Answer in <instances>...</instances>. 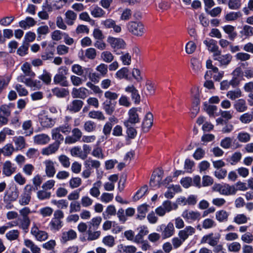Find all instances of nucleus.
Wrapping results in <instances>:
<instances>
[{
    "mask_svg": "<svg viewBox=\"0 0 253 253\" xmlns=\"http://www.w3.org/2000/svg\"><path fill=\"white\" fill-rule=\"evenodd\" d=\"M127 31L133 36L142 37L146 32L144 25L140 21H130L126 24Z\"/></svg>",
    "mask_w": 253,
    "mask_h": 253,
    "instance_id": "obj_1",
    "label": "nucleus"
},
{
    "mask_svg": "<svg viewBox=\"0 0 253 253\" xmlns=\"http://www.w3.org/2000/svg\"><path fill=\"white\" fill-rule=\"evenodd\" d=\"M64 217V213L60 210H56L53 213V217L49 223L50 229L54 232L59 231L63 226L61 219Z\"/></svg>",
    "mask_w": 253,
    "mask_h": 253,
    "instance_id": "obj_2",
    "label": "nucleus"
},
{
    "mask_svg": "<svg viewBox=\"0 0 253 253\" xmlns=\"http://www.w3.org/2000/svg\"><path fill=\"white\" fill-rule=\"evenodd\" d=\"M68 73V69L65 66L60 67L58 69L57 73L53 78V82L55 84H59L61 86L67 87L69 82L67 80L66 75Z\"/></svg>",
    "mask_w": 253,
    "mask_h": 253,
    "instance_id": "obj_3",
    "label": "nucleus"
},
{
    "mask_svg": "<svg viewBox=\"0 0 253 253\" xmlns=\"http://www.w3.org/2000/svg\"><path fill=\"white\" fill-rule=\"evenodd\" d=\"M221 235L219 233H210L204 235L200 241L201 244H208L211 247L216 246L219 242Z\"/></svg>",
    "mask_w": 253,
    "mask_h": 253,
    "instance_id": "obj_4",
    "label": "nucleus"
},
{
    "mask_svg": "<svg viewBox=\"0 0 253 253\" xmlns=\"http://www.w3.org/2000/svg\"><path fill=\"white\" fill-rule=\"evenodd\" d=\"M158 228L157 231L161 232L162 237L163 239L170 238L174 234V227L171 222H169L167 225L161 224Z\"/></svg>",
    "mask_w": 253,
    "mask_h": 253,
    "instance_id": "obj_5",
    "label": "nucleus"
},
{
    "mask_svg": "<svg viewBox=\"0 0 253 253\" xmlns=\"http://www.w3.org/2000/svg\"><path fill=\"white\" fill-rule=\"evenodd\" d=\"M181 216L188 222L199 220L201 218V213L199 211L190 210H184Z\"/></svg>",
    "mask_w": 253,
    "mask_h": 253,
    "instance_id": "obj_6",
    "label": "nucleus"
},
{
    "mask_svg": "<svg viewBox=\"0 0 253 253\" xmlns=\"http://www.w3.org/2000/svg\"><path fill=\"white\" fill-rule=\"evenodd\" d=\"M32 189V186L30 185L25 186L24 192L21 194L19 200V203L20 205L26 206L29 204L31 198V192Z\"/></svg>",
    "mask_w": 253,
    "mask_h": 253,
    "instance_id": "obj_7",
    "label": "nucleus"
},
{
    "mask_svg": "<svg viewBox=\"0 0 253 253\" xmlns=\"http://www.w3.org/2000/svg\"><path fill=\"white\" fill-rule=\"evenodd\" d=\"M107 42L114 50L124 49L125 48L126 45L123 39L114 38L110 36L108 37Z\"/></svg>",
    "mask_w": 253,
    "mask_h": 253,
    "instance_id": "obj_8",
    "label": "nucleus"
},
{
    "mask_svg": "<svg viewBox=\"0 0 253 253\" xmlns=\"http://www.w3.org/2000/svg\"><path fill=\"white\" fill-rule=\"evenodd\" d=\"M128 118L124 122L125 126H128V125L135 124L140 122L139 115L137 113V109L132 108L128 112Z\"/></svg>",
    "mask_w": 253,
    "mask_h": 253,
    "instance_id": "obj_9",
    "label": "nucleus"
},
{
    "mask_svg": "<svg viewBox=\"0 0 253 253\" xmlns=\"http://www.w3.org/2000/svg\"><path fill=\"white\" fill-rule=\"evenodd\" d=\"M72 136H68L65 138L66 144H73L79 141L82 137L83 133L78 128H74L72 130Z\"/></svg>",
    "mask_w": 253,
    "mask_h": 253,
    "instance_id": "obj_10",
    "label": "nucleus"
},
{
    "mask_svg": "<svg viewBox=\"0 0 253 253\" xmlns=\"http://www.w3.org/2000/svg\"><path fill=\"white\" fill-rule=\"evenodd\" d=\"M213 57L214 60L218 61L219 62L221 66H227L230 63L232 58L231 55L230 54L221 55V51L215 54Z\"/></svg>",
    "mask_w": 253,
    "mask_h": 253,
    "instance_id": "obj_11",
    "label": "nucleus"
},
{
    "mask_svg": "<svg viewBox=\"0 0 253 253\" xmlns=\"http://www.w3.org/2000/svg\"><path fill=\"white\" fill-rule=\"evenodd\" d=\"M31 233L40 241H45L48 238V235L46 232L40 230L35 225L32 227Z\"/></svg>",
    "mask_w": 253,
    "mask_h": 253,
    "instance_id": "obj_12",
    "label": "nucleus"
},
{
    "mask_svg": "<svg viewBox=\"0 0 253 253\" xmlns=\"http://www.w3.org/2000/svg\"><path fill=\"white\" fill-rule=\"evenodd\" d=\"M153 116L152 113L148 112L145 115L142 123V129L144 132L148 131L153 125Z\"/></svg>",
    "mask_w": 253,
    "mask_h": 253,
    "instance_id": "obj_13",
    "label": "nucleus"
},
{
    "mask_svg": "<svg viewBox=\"0 0 253 253\" xmlns=\"http://www.w3.org/2000/svg\"><path fill=\"white\" fill-rule=\"evenodd\" d=\"M195 229L191 226H187L183 230H180L178 233L179 237L185 241L190 236L195 233Z\"/></svg>",
    "mask_w": 253,
    "mask_h": 253,
    "instance_id": "obj_14",
    "label": "nucleus"
},
{
    "mask_svg": "<svg viewBox=\"0 0 253 253\" xmlns=\"http://www.w3.org/2000/svg\"><path fill=\"white\" fill-rule=\"evenodd\" d=\"M88 90L84 87L79 88H73L71 92V95L73 98L84 99L88 96Z\"/></svg>",
    "mask_w": 253,
    "mask_h": 253,
    "instance_id": "obj_15",
    "label": "nucleus"
},
{
    "mask_svg": "<svg viewBox=\"0 0 253 253\" xmlns=\"http://www.w3.org/2000/svg\"><path fill=\"white\" fill-rule=\"evenodd\" d=\"M60 144V142L55 141L47 147L43 148L42 150V154L43 155L48 156L55 153L58 150Z\"/></svg>",
    "mask_w": 253,
    "mask_h": 253,
    "instance_id": "obj_16",
    "label": "nucleus"
},
{
    "mask_svg": "<svg viewBox=\"0 0 253 253\" xmlns=\"http://www.w3.org/2000/svg\"><path fill=\"white\" fill-rule=\"evenodd\" d=\"M43 164L45 166V171L48 177H52L54 175L56 170L54 162L50 160H45Z\"/></svg>",
    "mask_w": 253,
    "mask_h": 253,
    "instance_id": "obj_17",
    "label": "nucleus"
},
{
    "mask_svg": "<svg viewBox=\"0 0 253 253\" xmlns=\"http://www.w3.org/2000/svg\"><path fill=\"white\" fill-rule=\"evenodd\" d=\"M77 238V233L73 229H69L62 232L61 242L62 243H66L69 241L73 240Z\"/></svg>",
    "mask_w": 253,
    "mask_h": 253,
    "instance_id": "obj_18",
    "label": "nucleus"
},
{
    "mask_svg": "<svg viewBox=\"0 0 253 253\" xmlns=\"http://www.w3.org/2000/svg\"><path fill=\"white\" fill-rule=\"evenodd\" d=\"M13 223H15V226H18L20 228L27 231L30 225L31 220L30 218L20 217Z\"/></svg>",
    "mask_w": 253,
    "mask_h": 253,
    "instance_id": "obj_19",
    "label": "nucleus"
},
{
    "mask_svg": "<svg viewBox=\"0 0 253 253\" xmlns=\"http://www.w3.org/2000/svg\"><path fill=\"white\" fill-rule=\"evenodd\" d=\"M204 43L207 46L208 50L213 53V56L220 51L218 49V46L217 45L216 42L213 39L205 40L204 41Z\"/></svg>",
    "mask_w": 253,
    "mask_h": 253,
    "instance_id": "obj_20",
    "label": "nucleus"
},
{
    "mask_svg": "<svg viewBox=\"0 0 253 253\" xmlns=\"http://www.w3.org/2000/svg\"><path fill=\"white\" fill-rule=\"evenodd\" d=\"M137 229L139 231L138 233L135 236L133 241L136 243L139 244L140 242L143 241V237L149 233V231L148 228L145 226H141Z\"/></svg>",
    "mask_w": 253,
    "mask_h": 253,
    "instance_id": "obj_21",
    "label": "nucleus"
},
{
    "mask_svg": "<svg viewBox=\"0 0 253 253\" xmlns=\"http://www.w3.org/2000/svg\"><path fill=\"white\" fill-rule=\"evenodd\" d=\"M101 180H97L93 184L92 187L89 190L90 195L94 198H98L100 195V188L102 186Z\"/></svg>",
    "mask_w": 253,
    "mask_h": 253,
    "instance_id": "obj_22",
    "label": "nucleus"
},
{
    "mask_svg": "<svg viewBox=\"0 0 253 253\" xmlns=\"http://www.w3.org/2000/svg\"><path fill=\"white\" fill-rule=\"evenodd\" d=\"M237 192V189L235 186L230 185L227 184H222L221 195L229 196L234 195Z\"/></svg>",
    "mask_w": 253,
    "mask_h": 253,
    "instance_id": "obj_23",
    "label": "nucleus"
},
{
    "mask_svg": "<svg viewBox=\"0 0 253 253\" xmlns=\"http://www.w3.org/2000/svg\"><path fill=\"white\" fill-rule=\"evenodd\" d=\"M83 104V102L81 100H74L68 105L67 108L71 112H78L82 108Z\"/></svg>",
    "mask_w": 253,
    "mask_h": 253,
    "instance_id": "obj_24",
    "label": "nucleus"
},
{
    "mask_svg": "<svg viewBox=\"0 0 253 253\" xmlns=\"http://www.w3.org/2000/svg\"><path fill=\"white\" fill-rule=\"evenodd\" d=\"M50 141V137L45 134L37 135L34 137L35 143L39 145H44L48 143Z\"/></svg>",
    "mask_w": 253,
    "mask_h": 253,
    "instance_id": "obj_25",
    "label": "nucleus"
},
{
    "mask_svg": "<svg viewBox=\"0 0 253 253\" xmlns=\"http://www.w3.org/2000/svg\"><path fill=\"white\" fill-rule=\"evenodd\" d=\"M15 170L16 168L14 167L13 165L10 161H7L4 163L2 172L6 176H10L15 171Z\"/></svg>",
    "mask_w": 253,
    "mask_h": 253,
    "instance_id": "obj_26",
    "label": "nucleus"
},
{
    "mask_svg": "<svg viewBox=\"0 0 253 253\" xmlns=\"http://www.w3.org/2000/svg\"><path fill=\"white\" fill-rule=\"evenodd\" d=\"M224 32L228 35V38L231 40H234L237 37V34L235 31V28L230 25L224 26L222 27Z\"/></svg>",
    "mask_w": 253,
    "mask_h": 253,
    "instance_id": "obj_27",
    "label": "nucleus"
},
{
    "mask_svg": "<svg viewBox=\"0 0 253 253\" xmlns=\"http://www.w3.org/2000/svg\"><path fill=\"white\" fill-rule=\"evenodd\" d=\"M229 213L224 210H221L215 212V219L219 222H226L228 220Z\"/></svg>",
    "mask_w": 253,
    "mask_h": 253,
    "instance_id": "obj_28",
    "label": "nucleus"
},
{
    "mask_svg": "<svg viewBox=\"0 0 253 253\" xmlns=\"http://www.w3.org/2000/svg\"><path fill=\"white\" fill-rule=\"evenodd\" d=\"M65 21L67 25L71 26L77 18V14L71 10H67L65 14Z\"/></svg>",
    "mask_w": 253,
    "mask_h": 253,
    "instance_id": "obj_29",
    "label": "nucleus"
},
{
    "mask_svg": "<svg viewBox=\"0 0 253 253\" xmlns=\"http://www.w3.org/2000/svg\"><path fill=\"white\" fill-rule=\"evenodd\" d=\"M162 172L161 171L160 174H158L157 175L154 174H152L150 181V185L151 186L153 187H159L161 185L162 183L161 182V181L162 180Z\"/></svg>",
    "mask_w": 253,
    "mask_h": 253,
    "instance_id": "obj_30",
    "label": "nucleus"
},
{
    "mask_svg": "<svg viewBox=\"0 0 253 253\" xmlns=\"http://www.w3.org/2000/svg\"><path fill=\"white\" fill-rule=\"evenodd\" d=\"M234 107L239 112H245L247 109L246 101L243 99L237 100L234 104Z\"/></svg>",
    "mask_w": 253,
    "mask_h": 253,
    "instance_id": "obj_31",
    "label": "nucleus"
},
{
    "mask_svg": "<svg viewBox=\"0 0 253 253\" xmlns=\"http://www.w3.org/2000/svg\"><path fill=\"white\" fill-rule=\"evenodd\" d=\"M88 70V68H84L78 64L73 65L71 67L72 72L79 76H83L84 73L87 72Z\"/></svg>",
    "mask_w": 253,
    "mask_h": 253,
    "instance_id": "obj_32",
    "label": "nucleus"
},
{
    "mask_svg": "<svg viewBox=\"0 0 253 253\" xmlns=\"http://www.w3.org/2000/svg\"><path fill=\"white\" fill-rule=\"evenodd\" d=\"M84 165L86 168L98 169L100 167L101 164L99 161L89 158L84 161Z\"/></svg>",
    "mask_w": 253,
    "mask_h": 253,
    "instance_id": "obj_33",
    "label": "nucleus"
},
{
    "mask_svg": "<svg viewBox=\"0 0 253 253\" xmlns=\"http://www.w3.org/2000/svg\"><path fill=\"white\" fill-rule=\"evenodd\" d=\"M19 196V192L17 189H14L10 193L6 192L4 197V202H13L16 200Z\"/></svg>",
    "mask_w": 253,
    "mask_h": 253,
    "instance_id": "obj_34",
    "label": "nucleus"
},
{
    "mask_svg": "<svg viewBox=\"0 0 253 253\" xmlns=\"http://www.w3.org/2000/svg\"><path fill=\"white\" fill-rule=\"evenodd\" d=\"M115 104L111 100H106L103 103V108L108 115H111L115 110Z\"/></svg>",
    "mask_w": 253,
    "mask_h": 253,
    "instance_id": "obj_35",
    "label": "nucleus"
},
{
    "mask_svg": "<svg viewBox=\"0 0 253 253\" xmlns=\"http://www.w3.org/2000/svg\"><path fill=\"white\" fill-rule=\"evenodd\" d=\"M24 245L29 248L32 253H41V249L31 240L26 239L24 240Z\"/></svg>",
    "mask_w": 253,
    "mask_h": 253,
    "instance_id": "obj_36",
    "label": "nucleus"
},
{
    "mask_svg": "<svg viewBox=\"0 0 253 253\" xmlns=\"http://www.w3.org/2000/svg\"><path fill=\"white\" fill-rule=\"evenodd\" d=\"M36 23V21L33 18L28 17L25 20H22L19 22V26L20 27L26 29L27 28L34 26Z\"/></svg>",
    "mask_w": 253,
    "mask_h": 253,
    "instance_id": "obj_37",
    "label": "nucleus"
},
{
    "mask_svg": "<svg viewBox=\"0 0 253 253\" xmlns=\"http://www.w3.org/2000/svg\"><path fill=\"white\" fill-rule=\"evenodd\" d=\"M242 157V155L241 152H236L227 159V161L231 165L234 166L240 161Z\"/></svg>",
    "mask_w": 253,
    "mask_h": 253,
    "instance_id": "obj_38",
    "label": "nucleus"
},
{
    "mask_svg": "<svg viewBox=\"0 0 253 253\" xmlns=\"http://www.w3.org/2000/svg\"><path fill=\"white\" fill-rule=\"evenodd\" d=\"M52 92L53 95L60 98L65 97L69 94V91L67 89L57 87L53 88Z\"/></svg>",
    "mask_w": 253,
    "mask_h": 253,
    "instance_id": "obj_39",
    "label": "nucleus"
},
{
    "mask_svg": "<svg viewBox=\"0 0 253 253\" xmlns=\"http://www.w3.org/2000/svg\"><path fill=\"white\" fill-rule=\"evenodd\" d=\"M91 15L94 18H101L104 17L105 12L98 6H95L90 10Z\"/></svg>",
    "mask_w": 253,
    "mask_h": 253,
    "instance_id": "obj_40",
    "label": "nucleus"
},
{
    "mask_svg": "<svg viewBox=\"0 0 253 253\" xmlns=\"http://www.w3.org/2000/svg\"><path fill=\"white\" fill-rule=\"evenodd\" d=\"M21 70L25 76L33 78L36 75L35 73L31 69L30 64L28 62H25L22 65Z\"/></svg>",
    "mask_w": 253,
    "mask_h": 253,
    "instance_id": "obj_41",
    "label": "nucleus"
},
{
    "mask_svg": "<svg viewBox=\"0 0 253 253\" xmlns=\"http://www.w3.org/2000/svg\"><path fill=\"white\" fill-rule=\"evenodd\" d=\"M13 141L17 150L22 149L25 147V140L23 136H20L13 137Z\"/></svg>",
    "mask_w": 253,
    "mask_h": 253,
    "instance_id": "obj_42",
    "label": "nucleus"
},
{
    "mask_svg": "<svg viewBox=\"0 0 253 253\" xmlns=\"http://www.w3.org/2000/svg\"><path fill=\"white\" fill-rule=\"evenodd\" d=\"M212 73L211 71H207L205 75L204 78L206 81L204 84L205 87L208 89L214 88V84L213 82L210 80Z\"/></svg>",
    "mask_w": 253,
    "mask_h": 253,
    "instance_id": "obj_43",
    "label": "nucleus"
},
{
    "mask_svg": "<svg viewBox=\"0 0 253 253\" xmlns=\"http://www.w3.org/2000/svg\"><path fill=\"white\" fill-rule=\"evenodd\" d=\"M108 67L107 65L104 63H100L96 66L95 70L101 77H104L107 75L108 72Z\"/></svg>",
    "mask_w": 253,
    "mask_h": 253,
    "instance_id": "obj_44",
    "label": "nucleus"
},
{
    "mask_svg": "<svg viewBox=\"0 0 253 253\" xmlns=\"http://www.w3.org/2000/svg\"><path fill=\"white\" fill-rule=\"evenodd\" d=\"M52 119L48 118L47 116H42L40 118V123L43 127H52L54 124V121Z\"/></svg>",
    "mask_w": 253,
    "mask_h": 253,
    "instance_id": "obj_45",
    "label": "nucleus"
},
{
    "mask_svg": "<svg viewBox=\"0 0 253 253\" xmlns=\"http://www.w3.org/2000/svg\"><path fill=\"white\" fill-rule=\"evenodd\" d=\"M162 206L164 207V209L167 212H169L172 210H175L178 208V206L176 203H172L169 200L164 201Z\"/></svg>",
    "mask_w": 253,
    "mask_h": 253,
    "instance_id": "obj_46",
    "label": "nucleus"
},
{
    "mask_svg": "<svg viewBox=\"0 0 253 253\" xmlns=\"http://www.w3.org/2000/svg\"><path fill=\"white\" fill-rule=\"evenodd\" d=\"M83 127L86 132H92L96 129V125L92 121H87L84 123Z\"/></svg>",
    "mask_w": 253,
    "mask_h": 253,
    "instance_id": "obj_47",
    "label": "nucleus"
},
{
    "mask_svg": "<svg viewBox=\"0 0 253 253\" xmlns=\"http://www.w3.org/2000/svg\"><path fill=\"white\" fill-rule=\"evenodd\" d=\"M19 235L20 232L18 230L13 229L7 232L5 237L8 240L12 241L17 240Z\"/></svg>",
    "mask_w": 253,
    "mask_h": 253,
    "instance_id": "obj_48",
    "label": "nucleus"
},
{
    "mask_svg": "<svg viewBox=\"0 0 253 253\" xmlns=\"http://www.w3.org/2000/svg\"><path fill=\"white\" fill-rule=\"evenodd\" d=\"M199 104V99L196 98L192 103V108L191 109V114L192 118H195L198 114L200 110Z\"/></svg>",
    "mask_w": 253,
    "mask_h": 253,
    "instance_id": "obj_49",
    "label": "nucleus"
},
{
    "mask_svg": "<svg viewBox=\"0 0 253 253\" xmlns=\"http://www.w3.org/2000/svg\"><path fill=\"white\" fill-rule=\"evenodd\" d=\"M240 34L246 38L252 37L253 36V27L245 25L243 26L242 30L240 31Z\"/></svg>",
    "mask_w": 253,
    "mask_h": 253,
    "instance_id": "obj_50",
    "label": "nucleus"
},
{
    "mask_svg": "<svg viewBox=\"0 0 253 253\" xmlns=\"http://www.w3.org/2000/svg\"><path fill=\"white\" fill-rule=\"evenodd\" d=\"M148 211V206L146 204H143L139 206L137 208V218L142 220L146 215V213Z\"/></svg>",
    "mask_w": 253,
    "mask_h": 253,
    "instance_id": "obj_51",
    "label": "nucleus"
},
{
    "mask_svg": "<svg viewBox=\"0 0 253 253\" xmlns=\"http://www.w3.org/2000/svg\"><path fill=\"white\" fill-rule=\"evenodd\" d=\"M70 153L73 157H79L82 160H85L83 150L79 146H75L71 149Z\"/></svg>",
    "mask_w": 253,
    "mask_h": 253,
    "instance_id": "obj_52",
    "label": "nucleus"
},
{
    "mask_svg": "<svg viewBox=\"0 0 253 253\" xmlns=\"http://www.w3.org/2000/svg\"><path fill=\"white\" fill-rule=\"evenodd\" d=\"M237 138L241 143H247L250 140L251 135L247 132L241 131L238 133Z\"/></svg>",
    "mask_w": 253,
    "mask_h": 253,
    "instance_id": "obj_53",
    "label": "nucleus"
},
{
    "mask_svg": "<svg viewBox=\"0 0 253 253\" xmlns=\"http://www.w3.org/2000/svg\"><path fill=\"white\" fill-rule=\"evenodd\" d=\"M88 117L90 118L104 121L105 117L103 113L99 111H92L88 113Z\"/></svg>",
    "mask_w": 253,
    "mask_h": 253,
    "instance_id": "obj_54",
    "label": "nucleus"
},
{
    "mask_svg": "<svg viewBox=\"0 0 253 253\" xmlns=\"http://www.w3.org/2000/svg\"><path fill=\"white\" fill-rule=\"evenodd\" d=\"M191 64L194 71L196 73H198L201 71L202 68L201 62L196 58H192L191 59Z\"/></svg>",
    "mask_w": 253,
    "mask_h": 253,
    "instance_id": "obj_55",
    "label": "nucleus"
},
{
    "mask_svg": "<svg viewBox=\"0 0 253 253\" xmlns=\"http://www.w3.org/2000/svg\"><path fill=\"white\" fill-rule=\"evenodd\" d=\"M226 96L229 99L234 100L242 96V92L240 89L238 88L234 90L229 91L227 93Z\"/></svg>",
    "mask_w": 253,
    "mask_h": 253,
    "instance_id": "obj_56",
    "label": "nucleus"
},
{
    "mask_svg": "<svg viewBox=\"0 0 253 253\" xmlns=\"http://www.w3.org/2000/svg\"><path fill=\"white\" fill-rule=\"evenodd\" d=\"M27 86L34 89H39L42 87V84L39 80H33L31 79H29V81H27Z\"/></svg>",
    "mask_w": 253,
    "mask_h": 253,
    "instance_id": "obj_57",
    "label": "nucleus"
},
{
    "mask_svg": "<svg viewBox=\"0 0 253 253\" xmlns=\"http://www.w3.org/2000/svg\"><path fill=\"white\" fill-rule=\"evenodd\" d=\"M51 203L56 206L58 209H66L68 206V202L66 200L64 199L58 201L53 200L51 201Z\"/></svg>",
    "mask_w": 253,
    "mask_h": 253,
    "instance_id": "obj_58",
    "label": "nucleus"
},
{
    "mask_svg": "<svg viewBox=\"0 0 253 253\" xmlns=\"http://www.w3.org/2000/svg\"><path fill=\"white\" fill-rule=\"evenodd\" d=\"M239 120L243 124H249L253 120V114L244 113L240 117Z\"/></svg>",
    "mask_w": 253,
    "mask_h": 253,
    "instance_id": "obj_59",
    "label": "nucleus"
},
{
    "mask_svg": "<svg viewBox=\"0 0 253 253\" xmlns=\"http://www.w3.org/2000/svg\"><path fill=\"white\" fill-rule=\"evenodd\" d=\"M101 58L106 63H110L114 60V56L109 51H105L101 53Z\"/></svg>",
    "mask_w": 253,
    "mask_h": 253,
    "instance_id": "obj_60",
    "label": "nucleus"
},
{
    "mask_svg": "<svg viewBox=\"0 0 253 253\" xmlns=\"http://www.w3.org/2000/svg\"><path fill=\"white\" fill-rule=\"evenodd\" d=\"M249 219L244 214H238L234 217L233 221L238 224H242L247 223Z\"/></svg>",
    "mask_w": 253,
    "mask_h": 253,
    "instance_id": "obj_61",
    "label": "nucleus"
},
{
    "mask_svg": "<svg viewBox=\"0 0 253 253\" xmlns=\"http://www.w3.org/2000/svg\"><path fill=\"white\" fill-rule=\"evenodd\" d=\"M128 69L126 67H124L116 72L115 76L117 79L120 80L124 78L127 79L128 77Z\"/></svg>",
    "mask_w": 253,
    "mask_h": 253,
    "instance_id": "obj_62",
    "label": "nucleus"
},
{
    "mask_svg": "<svg viewBox=\"0 0 253 253\" xmlns=\"http://www.w3.org/2000/svg\"><path fill=\"white\" fill-rule=\"evenodd\" d=\"M14 150V148L11 144H7L1 149V153L6 156L11 155Z\"/></svg>",
    "mask_w": 253,
    "mask_h": 253,
    "instance_id": "obj_63",
    "label": "nucleus"
},
{
    "mask_svg": "<svg viewBox=\"0 0 253 253\" xmlns=\"http://www.w3.org/2000/svg\"><path fill=\"white\" fill-rule=\"evenodd\" d=\"M240 12H230L225 16V19L228 21H234L241 16Z\"/></svg>",
    "mask_w": 253,
    "mask_h": 253,
    "instance_id": "obj_64",
    "label": "nucleus"
}]
</instances>
